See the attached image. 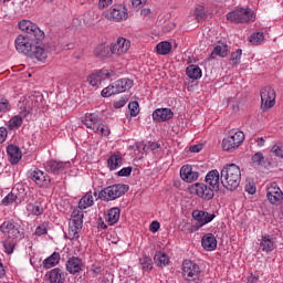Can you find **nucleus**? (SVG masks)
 <instances>
[{
    "label": "nucleus",
    "mask_w": 283,
    "mask_h": 283,
    "mask_svg": "<svg viewBox=\"0 0 283 283\" xmlns=\"http://www.w3.org/2000/svg\"><path fill=\"white\" fill-rule=\"evenodd\" d=\"M19 29L22 32H25L27 35L21 34L15 39V50L20 54L30 56V54H32V50L34 49V43H39V41H43V39H45V32H43V30H41L36 23L30 20L20 21Z\"/></svg>",
    "instance_id": "nucleus-1"
},
{
    "label": "nucleus",
    "mask_w": 283,
    "mask_h": 283,
    "mask_svg": "<svg viewBox=\"0 0 283 283\" xmlns=\"http://www.w3.org/2000/svg\"><path fill=\"white\" fill-rule=\"evenodd\" d=\"M220 180L228 191H235V189L240 187V182L242 180L240 166L235 164H228L223 166L220 172Z\"/></svg>",
    "instance_id": "nucleus-2"
},
{
    "label": "nucleus",
    "mask_w": 283,
    "mask_h": 283,
    "mask_svg": "<svg viewBox=\"0 0 283 283\" xmlns=\"http://www.w3.org/2000/svg\"><path fill=\"white\" fill-rule=\"evenodd\" d=\"M82 123L87 127V129L95 132V134L109 136V127L103 125V118H101L96 113L86 114L82 117Z\"/></svg>",
    "instance_id": "nucleus-3"
},
{
    "label": "nucleus",
    "mask_w": 283,
    "mask_h": 283,
    "mask_svg": "<svg viewBox=\"0 0 283 283\" xmlns=\"http://www.w3.org/2000/svg\"><path fill=\"white\" fill-rule=\"evenodd\" d=\"M127 191H129V186L125 184H115L101 190L98 193V198L104 202H109L112 200L120 198V196H125Z\"/></svg>",
    "instance_id": "nucleus-4"
},
{
    "label": "nucleus",
    "mask_w": 283,
    "mask_h": 283,
    "mask_svg": "<svg viewBox=\"0 0 283 283\" xmlns=\"http://www.w3.org/2000/svg\"><path fill=\"white\" fill-rule=\"evenodd\" d=\"M242 143H244V133L242 130L231 129L222 140V149L224 151H235Z\"/></svg>",
    "instance_id": "nucleus-5"
},
{
    "label": "nucleus",
    "mask_w": 283,
    "mask_h": 283,
    "mask_svg": "<svg viewBox=\"0 0 283 283\" xmlns=\"http://www.w3.org/2000/svg\"><path fill=\"white\" fill-rule=\"evenodd\" d=\"M84 213L82 210H74L69 222V240H78L81 229H83Z\"/></svg>",
    "instance_id": "nucleus-6"
},
{
    "label": "nucleus",
    "mask_w": 283,
    "mask_h": 283,
    "mask_svg": "<svg viewBox=\"0 0 283 283\" xmlns=\"http://www.w3.org/2000/svg\"><path fill=\"white\" fill-rule=\"evenodd\" d=\"M227 19L230 23H251L255 21V13L249 8H240L227 13Z\"/></svg>",
    "instance_id": "nucleus-7"
},
{
    "label": "nucleus",
    "mask_w": 283,
    "mask_h": 283,
    "mask_svg": "<svg viewBox=\"0 0 283 283\" xmlns=\"http://www.w3.org/2000/svg\"><path fill=\"white\" fill-rule=\"evenodd\" d=\"M0 231L8 240H23L24 234L21 231V224L14 220L4 221L0 226Z\"/></svg>",
    "instance_id": "nucleus-8"
},
{
    "label": "nucleus",
    "mask_w": 283,
    "mask_h": 283,
    "mask_svg": "<svg viewBox=\"0 0 283 283\" xmlns=\"http://www.w3.org/2000/svg\"><path fill=\"white\" fill-rule=\"evenodd\" d=\"M260 96L262 109H271V107H275V98H277L275 88L271 86H264L260 91Z\"/></svg>",
    "instance_id": "nucleus-9"
},
{
    "label": "nucleus",
    "mask_w": 283,
    "mask_h": 283,
    "mask_svg": "<svg viewBox=\"0 0 283 283\" xmlns=\"http://www.w3.org/2000/svg\"><path fill=\"white\" fill-rule=\"evenodd\" d=\"M200 275V265L193 263V261L185 260L182 263V277L187 280V282H195L198 280Z\"/></svg>",
    "instance_id": "nucleus-10"
},
{
    "label": "nucleus",
    "mask_w": 283,
    "mask_h": 283,
    "mask_svg": "<svg viewBox=\"0 0 283 283\" xmlns=\"http://www.w3.org/2000/svg\"><path fill=\"white\" fill-rule=\"evenodd\" d=\"M266 198L270 205H275V207L282 205L283 192L276 182H271L266 186Z\"/></svg>",
    "instance_id": "nucleus-11"
},
{
    "label": "nucleus",
    "mask_w": 283,
    "mask_h": 283,
    "mask_svg": "<svg viewBox=\"0 0 283 283\" xmlns=\"http://www.w3.org/2000/svg\"><path fill=\"white\" fill-rule=\"evenodd\" d=\"M129 48H132V41L119 36L115 42L111 43V51L115 56H123V54H127L129 52Z\"/></svg>",
    "instance_id": "nucleus-12"
},
{
    "label": "nucleus",
    "mask_w": 283,
    "mask_h": 283,
    "mask_svg": "<svg viewBox=\"0 0 283 283\" xmlns=\"http://www.w3.org/2000/svg\"><path fill=\"white\" fill-rule=\"evenodd\" d=\"M193 191H196V195L199 198H202V200H212V198L216 196V189L211 186L202 182H197L192 185Z\"/></svg>",
    "instance_id": "nucleus-13"
},
{
    "label": "nucleus",
    "mask_w": 283,
    "mask_h": 283,
    "mask_svg": "<svg viewBox=\"0 0 283 283\" xmlns=\"http://www.w3.org/2000/svg\"><path fill=\"white\" fill-rule=\"evenodd\" d=\"M113 72L109 70L96 71L87 76V82L92 87H98L105 78H112Z\"/></svg>",
    "instance_id": "nucleus-14"
},
{
    "label": "nucleus",
    "mask_w": 283,
    "mask_h": 283,
    "mask_svg": "<svg viewBox=\"0 0 283 283\" xmlns=\"http://www.w3.org/2000/svg\"><path fill=\"white\" fill-rule=\"evenodd\" d=\"M180 178L184 180V182H196L198 178H200V172H198L196 169H193V166L191 165H184L180 168Z\"/></svg>",
    "instance_id": "nucleus-15"
},
{
    "label": "nucleus",
    "mask_w": 283,
    "mask_h": 283,
    "mask_svg": "<svg viewBox=\"0 0 283 283\" xmlns=\"http://www.w3.org/2000/svg\"><path fill=\"white\" fill-rule=\"evenodd\" d=\"M25 200V195L19 189H12L1 201V205L9 207V205H21Z\"/></svg>",
    "instance_id": "nucleus-16"
},
{
    "label": "nucleus",
    "mask_w": 283,
    "mask_h": 283,
    "mask_svg": "<svg viewBox=\"0 0 283 283\" xmlns=\"http://www.w3.org/2000/svg\"><path fill=\"white\" fill-rule=\"evenodd\" d=\"M66 167H70V161H57V160H49L44 164V169L49 174H54V176H59V174H63Z\"/></svg>",
    "instance_id": "nucleus-17"
},
{
    "label": "nucleus",
    "mask_w": 283,
    "mask_h": 283,
    "mask_svg": "<svg viewBox=\"0 0 283 283\" xmlns=\"http://www.w3.org/2000/svg\"><path fill=\"white\" fill-rule=\"evenodd\" d=\"M50 54V49L45 45H33L31 53L29 54L30 59H36L41 63H45L48 55Z\"/></svg>",
    "instance_id": "nucleus-18"
},
{
    "label": "nucleus",
    "mask_w": 283,
    "mask_h": 283,
    "mask_svg": "<svg viewBox=\"0 0 283 283\" xmlns=\"http://www.w3.org/2000/svg\"><path fill=\"white\" fill-rule=\"evenodd\" d=\"M192 218L197 222H200L201 227H205V224H209V222H213V219L216 218V213H211L202 210H193Z\"/></svg>",
    "instance_id": "nucleus-19"
},
{
    "label": "nucleus",
    "mask_w": 283,
    "mask_h": 283,
    "mask_svg": "<svg viewBox=\"0 0 283 283\" xmlns=\"http://www.w3.org/2000/svg\"><path fill=\"white\" fill-rule=\"evenodd\" d=\"M174 118V112L171 108H157L153 112V120L156 123H165Z\"/></svg>",
    "instance_id": "nucleus-20"
},
{
    "label": "nucleus",
    "mask_w": 283,
    "mask_h": 283,
    "mask_svg": "<svg viewBox=\"0 0 283 283\" xmlns=\"http://www.w3.org/2000/svg\"><path fill=\"white\" fill-rule=\"evenodd\" d=\"M29 178L34 180L38 187H45L46 185H50V177L45 176V172L39 169L29 171Z\"/></svg>",
    "instance_id": "nucleus-21"
},
{
    "label": "nucleus",
    "mask_w": 283,
    "mask_h": 283,
    "mask_svg": "<svg viewBox=\"0 0 283 283\" xmlns=\"http://www.w3.org/2000/svg\"><path fill=\"white\" fill-rule=\"evenodd\" d=\"M205 182L216 191H220V172L218 169L210 170L206 175Z\"/></svg>",
    "instance_id": "nucleus-22"
},
{
    "label": "nucleus",
    "mask_w": 283,
    "mask_h": 283,
    "mask_svg": "<svg viewBox=\"0 0 283 283\" xmlns=\"http://www.w3.org/2000/svg\"><path fill=\"white\" fill-rule=\"evenodd\" d=\"M66 271L71 273V275H76V273H81L83 271V260L78 256H72L66 262Z\"/></svg>",
    "instance_id": "nucleus-23"
},
{
    "label": "nucleus",
    "mask_w": 283,
    "mask_h": 283,
    "mask_svg": "<svg viewBox=\"0 0 283 283\" xmlns=\"http://www.w3.org/2000/svg\"><path fill=\"white\" fill-rule=\"evenodd\" d=\"M275 238L270 234L262 235L260 240V248L263 251V253H271L275 251Z\"/></svg>",
    "instance_id": "nucleus-24"
},
{
    "label": "nucleus",
    "mask_w": 283,
    "mask_h": 283,
    "mask_svg": "<svg viewBox=\"0 0 283 283\" xmlns=\"http://www.w3.org/2000/svg\"><path fill=\"white\" fill-rule=\"evenodd\" d=\"M201 247L205 251H216L218 249V240L213 233H207L201 239Z\"/></svg>",
    "instance_id": "nucleus-25"
},
{
    "label": "nucleus",
    "mask_w": 283,
    "mask_h": 283,
    "mask_svg": "<svg viewBox=\"0 0 283 283\" xmlns=\"http://www.w3.org/2000/svg\"><path fill=\"white\" fill-rule=\"evenodd\" d=\"M93 54L97 59H112V56L114 55V53H112V44L107 45L105 43H102V44L97 45L94 49Z\"/></svg>",
    "instance_id": "nucleus-26"
},
{
    "label": "nucleus",
    "mask_w": 283,
    "mask_h": 283,
    "mask_svg": "<svg viewBox=\"0 0 283 283\" xmlns=\"http://www.w3.org/2000/svg\"><path fill=\"white\" fill-rule=\"evenodd\" d=\"M7 154L10 158V163L11 165H19V161L22 158V154H21V148H19V146H14V145H9L7 147Z\"/></svg>",
    "instance_id": "nucleus-27"
},
{
    "label": "nucleus",
    "mask_w": 283,
    "mask_h": 283,
    "mask_svg": "<svg viewBox=\"0 0 283 283\" xmlns=\"http://www.w3.org/2000/svg\"><path fill=\"white\" fill-rule=\"evenodd\" d=\"M107 167L111 171H116L123 167V155L120 153H114L107 160Z\"/></svg>",
    "instance_id": "nucleus-28"
},
{
    "label": "nucleus",
    "mask_w": 283,
    "mask_h": 283,
    "mask_svg": "<svg viewBox=\"0 0 283 283\" xmlns=\"http://www.w3.org/2000/svg\"><path fill=\"white\" fill-rule=\"evenodd\" d=\"M113 85L117 94H123V92H127V90H132V87H134V82L129 78H119L113 83Z\"/></svg>",
    "instance_id": "nucleus-29"
},
{
    "label": "nucleus",
    "mask_w": 283,
    "mask_h": 283,
    "mask_svg": "<svg viewBox=\"0 0 283 283\" xmlns=\"http://www.w3.org/2000/svg\"><path fill=\"white\" fill-rule=\"evenodd\" d=\"M106 19H109V21H123V19H127V11L113 8L106 13Z\"/></svg>",
    "instance_id": "nucleus-30"
},
{
    "label": "nucleus",
    "mask_w": 283,
    "mask_h": 283,
    "mask_svg": "<svg viewBox=\"0 0 283 283\" xmlns=\"http://www.w3.org/2000/svg\"><path fill=\"white\" fill-rule=\"evenodd\" d=\"M49 281L50 283H65V272L60 268L51 270Z\"/></svg>",
    "instance_id": "nucleus-31"
},
{
    "label": "nucleus",
    "mask_w": 283,
    "mask_h": 283,
    "mask_svg": "<svg viewBox=\"0 0 283 283\" xmlns=\"http://www.w3.org/2000/svg\"><path fill=\"white\" fill-rule=\"evenodd\" d=\"M61 262V253L53 252L49 258L44 259L42 262L43 269H54Z\"/></svg>",
    "instance_id": "nucleus-32"
},
{
    "label": "nucleus",
    "mask_w": 283,
    "mask_h": 283,
    "mask_svg": "<svg viewBox=\"0 0 283 283\" xmlns=\"http://www.w3.org/2000/svg\"><path fill=\"white\" fill-rule=\"evenodd\" d=\"M216 56H220L221 59L229 56V45H227V43H219L216 45L210 57L216 59Z\"/></svg>",
    "instance_id": "nucleus-33"
},
{
    "label": "nucleus",
    "mask_w": 283,
    "mask_h": 283,
    "mask_svg": "<svg viewBox=\"0 0 283 283\" xmlns=\"http://www.w3.org/2000/svg\"><path fill=\"white\" fill-rule=\"evenodd\" d=\"M186 74L188 78H191L192 81H199V78H202V70L196 64L189 65L186 69Z\"/></svg>",
    "instance_id": "nucleus-34"
},
{
    "label": "nucleus",
    "mask_w": 283,
    "mask_h": 283,
    "mask_svg": "<svg viewBox=\"0 0 283 283\" xmlns=\"http://www.w3.org/2000/svg\"><path fill=\"white\" fill-rule=\"evenodd\" d=\"M94 206V195L92 191L86 192L78 202V209H90V207Z\"/></svg>",
    "instance_id": "nucleus-35"
},
{
    "label": "nucleus",
    "mask_w": 283,
    "mask_h": 283,
    "mask_svg": "<svg viewBox=\"0 0 283 283\" xmlns=\"http://www.w3.org/2000/svg\"><path fill=\"white\" fill-rule=\"evenodd\" d=\"M120 220V209L112 208L107 213V222L112 227Z\"/></svg>",
    "instance_id": "nucleus-36"
},
{
    "label": "nucleus",
    "mask_w": 283,
    "mask_h": 283,
    "mask_svg": "<svg viewBox=\"0 0 283 283\" xmlns=\"http://www.w3.org/2000/svg\"><path fill=\"white\" fill-rule=\"evenodd\" d=\"M154 260L157 266H160L161 269H164V266H167V264H169V255H167V253L161 251L155 254Z\"/></svg>",
    "instance_id": "nucleus-37"
},
{
    "label": "nucleus",
    "mask_w": 283,
    "mask_h": 283,
    "mask_svg": "<svg viewBox=\"0 0 283 283\" xmlns=\"http://www.w3.org/2000/svg\"><path fill=\"white\" fill-rule=\"evenodd\" d=\"M27 211L32 216H42L43 205H41V202L39 201H35L34 203H28Z\"/></svg>",
    "instance_id": "nucleus-38"
},
{
    "label": "nucleus",
    "mask_w": 283,
    "mask_h": 283,
    "mask_svg": "<svg viewBox=\"0 0 283 283\" xmlns=\"http://www.w3.org/2000/svg\"><path fill=\"white\" fill-rule=\"evenodd\" d=\"M266 164V158H264V154H262V151H258L255 153L252 157H251V165L252 167H262V165Z\"/></svg>",
    "instance_id": "nucleus-39"
},
{
    "label": "nucleus",
    "mask_w": 283,
    "mask_h": 283,
    "mask_svg": "<svg viewBox=\"0 0 283 283\" xmlns=\"http://www.w3.org/2000/svg\"><path fill=\"white\" fill-rule=\"evenodd\" d=\"M157 54H160L161 56H166V54H169L171 52V43L168 41L159 42L156 45Z\"/></svg>",
    "instance_id": "nucleus-40"
},
{
    "label": "nucleus",
    "mask_w": 283,
    "mask_h": 283,
    "mask_svg": "<svg viewBox=\"0 0 283 283\" xmlns=\"http://www.w3.org/2000/svg\"><path fill=\"white\" fill-rule=\"evenodd\" d=\"M139 264L143 271H151L154 269V261L150 256L144 255L139 259Z\"/></svg>",
    "instance_id": "nucleus-41"
},
{
    "label": "nucleus",
    "mask_w": 283,
    "mask_h": 283,
    "mask_svg": "<svg viewBox=\"0 0 283 283\" xmlns=\"http://www.w3.org/2000/svg\"><path fill=\"white\" fill-rule=\"evenodd\" d=\"M23 125V117L15 115L9 120V129H19Z\"/></svg>",
    "instance_id": "nucleus-42"
},
{
    "label": "nucleus",
    "mask_w": 283,
    "mask_h": 283,
    "mask_svg": "<svg viewBox=\"0 0 283 283\" xmlns=\"http://www.w3.org/2000/svg\"><path fill=\"white\" fill-rule=\"evenodd\" d=\"M140 147H143L144 151H155V149H160V144L156 143V142H150L147 145H144L143 143H137V149H140Z\"/></svg>",
    "instance_id": "nucleus-43"
},
{
    "label": "nucleus",
    "mask_w": 283,
    "mask_h": 283,
    "mask_svg": "<svg viewBox=\"0 0 283 283\" xmlns=\"http://www.w3.org/2000/svg\"><path fill=\"white\" fill-rule=\"evenodd\" d=\"M264 41V33L263 32H254L250 35V43L253 45H260Z\"/></svg>",
    "instance_id": "nucleus-44"
},
{
    "label": "nucleus",
    "mask_w": 283,
    "mask_h": 283,
    "mask_svg": "<svg viewBox=\"0 0 283 283\" xmlns=\"http://www.w3.org/2000/svg\"><path fill=\"white\" fill-rule=\"evenodd\" d=\"M241 59H242V49H238L235 52L231 54V57H230L231 65H240Z\"/></svg>",
    "instance_id": "nucleus-45"
},
{
    "label": "nucleus",
    "mask_w": 283,
    "mask_h": 283,
    "mask_svg": "<svg viewBox=\"0 0 283 283\" xmlns=\"http://www.w3.org/2000/svg\"><path fill=\"white\" fill-rule=\"evenodd\" d=\"M116 94L118 93L116 92V87L114 86V84L108 85L102 91L103 98H109V96H114Z\"/></svg>",
    "instance_id": "nucleus-46"
},
{
    "label": "nucleus",
    "mask_w": 283,
    "mask_h": 283,
    "mask_svg": "<svg viewBox=\"0 0 283 283\" xmlns=\"http://www.w3.org/2000/svg\"><path fill=\"white\" fill-rule=\"evenodd\" d=\"M14 247H17V241L7 240L3 242L4 252L8 253V255H12L14 253Z\"/></svg>",
    "instance_id": "nucleus-47"
},
{
    "label": "nucleus",
    "mask_w": 283,
    "mask_h": 283,
    "mask_svg": "<svg viewBox=\"0 0 283 283\" xmlns=\"http://www.w3.org/2000/svg\"><path fill=\"white\" fill-rule=\"evenodd\" d=\"M193 14H195L196 21H198V22L202 21V19H205L207 17V13L205 12V7L198 6L195 9V13Z\"/></svg>",
    "instance_id": "nucleus-48"
},
{
    "label": "nucleus",
    "mask_w": 283,
    "mask_h": 283,
    "mask_svg": "<svg viewBox=\"0 0 283 283\" xmlns=\"http://www.w3.org/2000/svg\"><path fill=\"white\" fill-rule=\"evenodd\" d=\"M34 235L41 238V235H48V223L43 222L36 227Z\"/></svg>",
    "instance_id": "nucleus-49"
},
{
    "label": "nucleus",
    "mask_w": 283,
    "mask_h": 283,
    "mask_svg": "<svg viewBox=\"0 0 283 283\" xmlns=\"http://www.w3.org/2000/svg\"><path fill=\"white\" fill-rule=\"evenodd\" d=\"M90 273H92L93 277H98V275L103 273V265L96 263L92 264Z\"/></svg>",
    "instance_id": "nucleus-50"
},
{
    "label": "nucleus",
    "mask_w": 283,
    "mask_h": 283,
    "mask_svg": "<svg viewBox=\"0 0 283 283\" xmlns=\"http://www.w3.org/2000/svg\"><path fill=\"white\" fill-rule=\"evenodd\" d=\"M128 109L130 112V116H138V113L140 112V108L138 106V102H130L128 104Z\"/></svg>",
    "instance_id": "nucleus-51"
},
{
    "label": "nucleus",
    "mask_w": 283,
    "mask_h": 283,
    "mask_svg": "<svg viewBox=\"0 0 283 283\" xmlns=\"http://www.w3.org/2000/svg\"><path fill=\"white\" fill-rule=\"evenodd\" d=\"M6 112H10V102L6 98L0 99V114H6Z\"/></svg>",
    "instance_id": "nucleus-52"
},
{
    "label": "nucleus",
    "mask_w": 283,
    "mask_h": 283,
    "mask_svg": "<svg viewBox=\"0 0 283 283\" xmlns=\"http://www.w3.org/2000/svg\"><path fill=\"white\" fill-rule=\"evenodd\" d=\"M133 169H134V168H133L132 166L122 168V169L117 172V176H119V177L132 176Z\"/></svg>",
    "instance_id": "nucleus-53"
},
{
    "label": "nucleus",
    "mask_w": 283,
    "mask_h": 283,
    "mask_svg": "<svg viewBox=\"0 0 283 283\" xmlns=\"http://www.w3.org/2000/svg\"><path fill=\"white\" fill-rule=\"evenodd\" d=\"M272 154H274L277 158H283V149L280 145H274L272 147Z\"/></svg>",
    "instance_id": "nucleus-54"
},
{
    "label": "nucleus",
    "mask_w": 283,
    "mask_h": 283,
    "mask_svg": "<svg viewBox=\"0 0 283 283\" xmlns=\"http://www.w3.org/2000/svg\"><path fill=\"white\" fill-rule=\"evenodd\" d=\"M113 0H99L98 8L99 10H105V8H109L112 6Z\"/></svg>",
    "instance_id": "nucleus-55"
},
{
    "label": "nucleus",
    "mask_w": 283,
    "mask_h": 283,
    "mask_svg": "<svg viewBox=\"0 0 283 283\" xmlns=\"http://www.w3.org/2000/svg\"><path fill=\"white\" fill-rule=\"evenodd\" d=\"M8 138V129L6 127H0V143H6Z\"/></svg>",
    "instance_id": "nucleus-56"
},
{
    "label": "nucleus",
    "mask_w": 283,
    "mask_h": 283,
    "mask_svg": "<svg viewBox=\"0 0 283 283\" xmlns=\"http://www.w3.org/2000/svg\"><path fill=\"white\" fill-rule=\"evenodd\" d=\"M150 231L153 232V233H156V232H158V230L160 229V223L158 222V221H153L151 223H150Z\"/></svg>",
    "instance_id": "nucleus-57"
},
{
    "label": "nucleus",
    "mask_w": 283,
    "mask_h": 283,
    "mask_svg": "<svg viewBox=\"0 0 283 283\" xmlns=\"http://www.w3.org/2000/svg\"><path fill=\"white\" fill-rule=\"evenodd\" d=\"M190 151L192 154H199V151H202V144L190 146Z\"/></svg>",
    "instance_id": "nucleus-58"
},
{
    "label": "nucleus",
    "mask_w": 283,
    "mask_h": 283,
    "mask_svg": "<svg viewBox=\"0 0 283 283\" xmlns=\"http://www.w3.org/2000/svg\"><path fill=\"white\" fill-rule=\"evenodd\" d=\"M120 107H125V99H119L114 103V108L115 109H120Z\"/></svg>",
    "instance_id": "nucleus-59"
},
{
    "label": "nucleus",
    "mask_w": 283,
    "mask_h": 283,
    "mask_svg": "<svg viewBox=\"0 0 283 283\" xmlns=\"http://www.w3.org/2000/svg\"><path fill=\"white\" fill-rule=\"evenodd\" d=\"M245 191H247L248 193H250L251 196H253V193H255V186L247 185V186H245Z\"/></svg>",
    "instance_id": "nucleus-60"
},
{
    "label": "nucleus",
    "mask_w": 283,
    "mask_h": 283,
    "mask_svg": "<svg viewBox=\"0 0 283 283\" xmlns=\"http://www.w3.org/2000/svg\"><path fill=\"white\" fill-rule=\"evenodd\" d=\"M142 17H150L151 15V9L145 8L140 11Z\"/></svg>",
    "instance_id": "nucleus-61"
},
{
    "label": "nucleus",
    "mask_w": 283,
    "mask_h": 283,
    "mask_svg": "<svg viewBox=\"0 0 283 283\" xmlns=\"http://www.w3.org/2000/svg\"><path fill=\"white\" fill-rule=\"evenodd\" d=\"M146 0H132L134 8H140L145 3Z\"/></svg>",
    "instance_id": "nucleus-62"
},
{
    "label": "nucleus",
    "mask_w": 283,
    "mask_h": 283,
    "mask_svg": "<svg viewBox=\"0 0 283 283\" xmlns=\"http://www.w3.org/2000/svg\"><path fill=\"white\" fill-rule=\"evenodd\" d=\"M260 280V276L251 274L248 279L250 283H256Z\"/></svg>",
    "instance_id": "nucleus-63"
},
{
    "label": "nucleus",
    "mask_w": 283,
    "mask_h": 283,
    "mask_svg": "<svg viewBox=\"0 0 283 283\" xmlns=\"http://www.w3.org/2000/svg\"><path fill=\"white\" fill-rule=\"evenodd\" d=\"M265 143H266V140H264V137H259L256 140L258 147H264Z\"/></svg>",
    "instance_id": "nucleus-64"
}]
</instances>
